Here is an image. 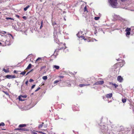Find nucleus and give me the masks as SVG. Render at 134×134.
I'll list each match as a JSON object with an SVG mask.
<instances>
[{
    "label": "nucleus",
    "mask_w": 134,
    "mask_h": 134,
    "mask_svg": "<svg viewBox=\"0 0 134 134\" xmlns=\"http://www.w3.org/2000/svg\"><path fill=\"white\" fill-rule=\"evenodd\" d=\"M131 29L130 28H127L125 30V31L126 32H130L131 31Z\"/></svg>",
    "instance_id": "nucleus-16"
},
{
    "label": "nucleus",
    "mask_w": 134,
    "mask_h": 134,
    "mask_svg": "<svg viewBox=\"0 0 134 134\" xmlns=\"http://www.w3.org/2000/svg\"><path fill=\"white\" fill-rule=\"evenodd\" d=\"M133 111H134V110H133Z\"/></svg>",
    "instance_id": "nucleus-56"
},
{
    "label": "nucleus",
    "mask_w": 134,
    "mask_h": 134,
    "mask_svg": "<svg viewBox=\"0 0 134 134\" xmlns=\"http://www.w3.org/2000/svg\"><path fill=\"white\" fill-rule=\"evenodd\" d=\"M2 33L3 34H5L6 33V32L5 31H3Z\"/></svg>",
    "instance_id": "nucleus-34"
},
{
    "label": "nucleus",
    "mask_w": 134,
    "mask_h": 134,
    "mask_svg": "<svg viewBox=\"0 0 134 134\" xmlns=\"http://www.w3.org/2000/svg\"><path fill=\"white\" fill-rule=\"evenodd\" d=\"M29 7H30V6L28 5L27 6V7H26L24 8V11H26L27 10V9H28Z\"/></svg>",
    "instance_id": "nucleus-15"
},
{
    "label": "nucleus",
    "mask_w": 134,
    "mask_h": 134,
    "mask_svg": "<svg viewBox=\"0 0 134 134\" xmlns=\"http://www.w3.org/2000/svg\"><path fill=\"white\" fill-rule=\"evenodd\" d=\"M26 126V125L25 124H22L20 125L19 126V127H24Z\"/></svg>",
    "instance_id": "nucleus-14"
},
{
    "label": "nucleus",
    "mask_w": 134,
    "mask_h": 134,
    "mask_svg": "<svg viewBox=\"0 0 134 134\" xmlns=\"http://www.w3.org/2000/svg\"><path fill=\"white\" fill-rule=\"evenodd\" d=\"M114 17L115 19L116 20H118L120 21H122L125 20L124 19L121 18L119 15H115Z\"/></svg>",
    "instance_id": "nucleus-3"
},
{
    "label": "nucleus",
    "mask_w": 134,
    "mask_h": 134,
    "mask_svg": "<svg viewBox=\"0 0 134 134\" xmlns=\"http://www.w3.org/2000/svg\"><path fill=\"white\" fill-rule=\"evenodd\" d=\"M130 34V32H126V35L127 36H128Z\"/></svg>",
    "instance_id": "nucleus-23"
},
{
    "label": "nucleus",
    "mask_w": 134,
    "mask_h": 134,
    "mask_svg": "<svg viewBox=\"0 0 134 134\" xmlns=\"http://www.w3.org/2000/svg\"><path fill=\"white\" fill-rule=\"evenodd\" d=\"M5 43L6 45H9L10 44L9 43V41H8L7 40H6L5 41Z\"/></svg>",
    "instance_id": "nucleus-11"
},
{
    "label": "nucleus",
    "mask_w": 134,
    "mask_h": 134,
    "mask_svg": "<svg viewBox=\"0 0 134 134\" xmlns=\"http://www.w3.org/2000/svg\"><path fill=\"white\" fill-rule=\"evenodd\" d=\"M23 18L25 20H26L27 19V18L25 16H23Z\"/></svg>",
    "instance_id": "nucleus-31"
},
{
    "label": "nucleus",
    "mask_w": 134,
    "mask_h": 134,
    "mask_svg": "<svg viewBox=\"0 0 134 134\" xmlns=\"http://www.w3.org/2000/svg\"><path fill=\"white\" fill-rule=\"evenodd\" d=\"M60 49H62V48H61Z\"/></svg>",
    "instance_id": "nucleus-55"
},
{
    "label": "nucleus",
    "mask_w": 134,
    "mask_h": 134,
    "mask_svg": "<svg viewBox=\"0 0 134 134\" xmlns=\"http://www.w3.org/2000/svg\"><path fill=\"white\" fill-rule=\"evenodd\" d=\"M3 92L6 94H7V95H8V93H7V92L5 91Z\"/></svg>",
    "instance_id": "nucleus-38"
},
{
    "label": "nucleus",
    "mask_w": 134,
    "mask_h": 134,
    "mask_svg": "<svg viewBox=\"0 0 134 134\" xmlns=\"http://www.w3.org/2000/svg\"><path fill=\"white\" fill-rule=\"evenodd\" d=\"M86 6L85 7L84 9V12H85L86 10Z\"/></svg>",
    "instance_id": "nucleus-33"
},
{
    "label": "nucleus",
    "mask_w": 134,
    "mask_h": 134,
    "mask_svg": "<svg viewBox=\"0 0 134 134\" xmlns=\"http://www.w3.org/2000/svg\"><path fill=\"white\" fill-rule=\"evenodd\" d=\"M28 81H26L25 82V84L26 85H27L28 83Z\"/></svg>",
    "instance_id": "nucleus-39"
},
{
    "label": "nucleus",
    "mask_w": 134,
    "mask_h": 134,
    "mask_svg": "<svg viewBox=\"0 0 134 134\" xmlns=\"http://www.w3.org/2000/svg\"><path fill=\"white\" fill-rule=\"evenodd\" d=\"M60 31V28L59 27H55L54 28V36H56L57 34L58 33L61 34Z\"/></svg>",
    "instance_id": "nucleus-2"
},
{
    "label": "nucleus",
    "mask_w": 134,
    "mask_h": 134,
    "mask_svg": "<svg viewBox=\"0 0 134 134\" xmlns=\"http://www.w3.org/2000/svg\"><path fill=\"white\" fill-rule=\"evenodd\" d=\"M47 79V76H44L42 77V79L44 80H46Z\"/></svg>",
    "instance_id": "nucleus-18"
},
{
    "label": "nucleus",
    "mask_w": 134,
    "mask_h": 134,
    "mask_svg": "<svg viewBox=\"0 0 134 134\" xmlns=\"http://www.w3.org/2000/svg\"><path fill=\"white\" fill-rule=\"evenodd\" d=\"M94 40H95L96 41H97V40L95 39H94Z\"/></svg>",
    "instance_id": "nucleus-52"
},
{
    "label": "nucleus",
    "mask_w": 134,
    "mask_h": 134,
    "mask_svg": "<svg viewBox=\"0 0 134 134\" xmlns=\"http://www.w3.org/2000/svg\"><path fill=\"white\" fill-rule=\"evenodd\" d=\"M31 64H30L28 66L27 68L26 69H30L31 67Z\"/></svg>",
    "instance_id": "nucleus-17"
},
{
    "label": "nucleus",
    "mask_w": 134,
    "mask_h": 134,
    "mask_svg": "<svg viewBox=\"0 0 134 134\" xmlns=\"http://www.w3.org/2000/svg\"><path fill=\"white\" fill-rule=\"evenodd\" d=\"M30 72H28L26 74V75H27Z\"/></svg>",
    "instance_id": "nucleus-46"
},
{
    "label": "nucleus",
    "mask_w": 134,
    "mask_h": 134,
    "mask_svg": "<svg viewBox=\"0 0 134 134\" xmlns=\"http://www.w3.org/2000/svg\"><path fill=\"white\" fill-rule=\"evenodd\" d=\"M43 123L42 122V124L38 126L39 128H41L43 126Z\"/></svg>",
    "instance_id": "nucleus-21"
},
{
    "label": "nucleus",
    "mask_w": 134,
    "mask_h": 134,
    "mask_svg": "<svg viewBox=\"0 0 134 134\" xmlns=\"http://www.w3.org/2000/svg\"><path fill=\"white\" fill-rule=\"evenodd\" d=\"M40 58H38L37 59H38V60H39V59H40Z\"/></svg>",
    "instance_id": "nucleus-48"
},
{
    "label": "nucleus",
    "mask_w": 134,
    "mask_h": 134,
    "mask_svg": "<svg viewBox=\"0 0 134 134\" xmlns=\"http://www.w3.org/2000/svg\"><path fill=\"white\" fill-rule=\"evenodd\" d=\"M1 13L0 12V13Z\"/></svg>",
    "instance_id": "nucleus-57"
},
{
    "label": "nucleus",
    "mask_w": 134,
    "mask_h": 134,
    "mask_svg": "<svg viewBox=\"0 0 134 134\" xmlns=\"http://www.w3.org/2000/svg\"><path fill=\"white\" fill-rule=\"evenodd\" d=\"M112 85H113L115 87V88H116L118 86V85H116L115 83H113L112 84Z\"/></svg>",
    "instance_id": "nucleus-26"
},
{
    "label": "nucleus",
    "mask_w": 134,
    "mask_h": 134,
    "mask_svg": "<svg viewBox=\"0 0 134 134\" xmlns=\"http://www.w3.org/2000/svg\"><path fill=\"white\" fill-rule=\"evenodd\" d=\"M8 35L9 36V37H10V36H11V37H12V38L13 39V37L12 35H11V34H10L9 33H8Z\"/></svg>",
    "instance_id": "nucleus-27"
},
{
    "label": "nucleus",
    "mask_w": 134,
    "mask_h": 134,
    "mask_svg": "<svg viewBox=\"0 0 134 134\" xmlns=\"http://www.w3.org/2000/svg\"><path fill=\"white\" fill-rule=\"evenodd\" d=\"M104 83L103 81H99L95 83L94 85H102Z\"/></svg>",
    "instance_id": "nucleus-6"
},
{
    "label": "nucleus",
    "mask_w": 134,
    "mask_h": 134,
    "mask_svg": "<svg viewBox=\"0 0 134 134\" xmlns=\"http://www.w3.org/2000/svg\"><path fill=\"white\" fill-rule=\"evenodd\" d=\"M39 132L40 133H42L43 134H46V133H43V132Z\"/></svg>",
    "instance_id": "nucleus-41"
},
{
    "label": "nucleus",
    "mask_w": 134,
    "mask_h": 134,
    "mask_svg": "<svg viewBox=\"0 0 134 134\" xmlns=\"http://www.w3.org/2000/svg\"><path fill=\"white\" fill-rule=\"evenodd\" d=\"M43 27V25H42L41 24V25L40 26V28L41 29V28Z\"/></svg>",
    "instance_id": "nucleus-43"
},
{
    "label": "nucleus",
    "mask_w": 134,
    "mask_h": 134,
    "mask_svg": "<svg viewBox=\"0 0 134 134\" xmlns=\"http://www.w3.org/2000/svg\"><path fill=\"white\" fill-rule=\"evenodd\" d=\"M6 19L8 20H9V19H10V20H14V19L13 18H9V17H6Z\"/></svg>",
    "instance_id": "nucleus-20"
},
{
    "label": "nucleus",
    "mask_w": 134,
    "mask_h": 134,
    "mask_svg": "<svg viewBox=\"0 0 134 134\" xmlns=\"http://www.w3.org/2000/svg\"><path fill=\"white\" fill-rule=\"evenodd\" d=\"M6 77L9 79L14 78H15L16 77L14 75H7L6 76Z\"/></svg>",
    "instance_id": "nucleus-5"
},
{
    "label": "nucleus",
    "mask_w": 134,
    "mask_h": 134,
    "mask_svg": "<svg viewBox=\"0 0 134 134\" xmlns=\"http://www.w3.org/2000/svg\"><path fill=\"white\" fill-rule=\"evenodd\" d=\"M53 68H55L57 69H58L59 68V66H58L57 65H54L53 66Z\"/></svg>",
    "instance_id": "nucleus-13"
},
{
    "label": "nucleus",
    "mask_w": 134,
    "mask_h": 134,
    "mask_svg": "<svg viewBox=\"0 0 134 134\" xmlns=\"http://www.w3.org/2000/svg\"><path fill=\"white\" fill-rule=\"evenodd\" d=\"M132 30V31H134V29H133Z\"/></svg>",
    "instance_id": "nucleus-51"
},
{
    "label": "nucleus",
    "mask_w": 134,
    "mask_h": 134,
    "mask_svg": "<svg viewBox=\"0 0 134 134\" xmlns=\"http://www.w3.org/2000/svg\"><path fill=\"white\" fill-rule=\"evenodd\" d=\"M26 72V71H25L22 72L20 73V74H21L22 75H24L25 74Z\"/></svg>",
    "instance_id": "nucleus-22"
},
{
    "label": "nucleus",
    "mask_w": 134,
    "mask_h": 134,
    "mask_svg": "<svg viewBox=\"0 0 134 134\" xmlns=\"http://www.w3.org/2000/svg\"><path fill=\"white\" fill-rule=\"evenodd\" d=\"M16 16L18 18H19V16L18 15H16Z\"/></svg>",
    "instance_id": "nucleus-47"
},
{
    "label": "nucleus",
    "mask_w": 134,
    "mask_h": 134,
    "mask_svg": "<svg viewBox=\"0 0 134 134\" xmlns=\"http://www.w3.org/2000/svg\"><path fill=\"white\" fill-rule=\"evenodd\" d=\"M82 32L81 31L79 32L77 34V36L79 38H81L82 39H83L84 40H86V39L85 38V37L82 35H80L82 34Z\"/></svg>",
    "instance_id": "nucleus-4"
},
{
    "label": "nucleus",
    "mask_w": 134,
    "mask_h": 134,
    "mask_svg": "<svg viewBox=\"0 0 134 134\" xmlns=\"http://www.w3.org/2000/svg\"><path fill=\"white\" fill-rule=\"evenodd\" d=\"M94 18L96 20H98L99 19V17H95Z\"/></svg>",
    "instance_id": "nucleus-25"
},
{
    "label": "nucleus",
    "mask_w": 134,
    "mask_h": 134,
    "mask_svg": "<svg viewBox=\"0 0 134 134\" xmlns=\"http://www.w3.org/2000/svg\"><path fill=\"white\" fill-rule=\"evenodd\" d=\"M40 87H38V88H37V89L35 91V92H36L37 91H38L40 89Z\"/></svg>",
    "instance_id": "nucleus-35"
},
{
    "label": "nucleus",
    "mask_w": 134,
    "mask_h": 134,
    "mask_svg": "<svg viewBox=\"0 0 134 134\" xmlns=\"http://www.w3.org/2000/svg\"><path fill=\"white\" fill-rule=\"evenodd\" d=\"M65 48H66V46H65Z\"/></svg>",
    "instance_id": "nucleus-54"
},
{
    "label": "nucleus",
    "mask_w": 134,
    "mask_h": 134,
    "mask_svg": "<svg viewBox=\"0 0 134 134\" xmlns=\"http://www.w3.org/2000/svg\"><path fill=\"white\" fill-rule=\"evenodd\" d=\"M17 130H21L22 131H27V129H18Z\"/></svg>",
    "instance_id": "nucleus-12"
},
{
    "label": "nucleus",
    "mask_w": 134,
    "mask_h": 134,
    "mask_svg": "<svg viewBox=\"0 0 134 134\" xmlns=\"http://www.w3.org/2000/svg\"><path fill=\"white\" fill-rule=\"evenodd\" d=\"M117 80L119 82H121L122 81L123 79L121 76H119L117 77Z\"/></svg>",
    "instance_id": "nucleus-7"
},
{
    "label": "nucleus",
    "mask_w": 134,
    "mask_h": 134,
    "mask_svg": "<svg viewBox=\"0 0 134 134\" xmlns=\"http://www.w3.org/2000/svg\"><path fill=\"white\" fill-rule=\"evenodd\" d=\"M111 6L114 8H117L119 6L117 0H108Z\"/></svg>",
    "instance_id": "nucleus-1"
},
{
    "label": "nucleus",
    "mask_w": 134,
    "mask_h": 134,
    "mask_svg": "<svg viewBox=\"0 0 134 134\" xmlns=\"http://www.w3.org/2000/svg\"><path fill=\"white\" fill-rule=\"evenodd\" d=\"M5 125V124L4 123L2 122L0 123V126H4Z\"/></svg>",
    "instance_id": "nucleus-24"
},
{
    "label": "nucleus",
    "mask_w": 134,
    "mask_h": 134,
    "mask_svg": "<svg viewBox=\"0 0 134 134\" xmlns=\"http://www.w3.org/2000/svg\"><path fill=\"white\" fill-rule=\"evenodd\" d=\"M14 73H16V70H15L14 71Z\"/></svg>",
    "instance_id": "nucleus-42"
},
{
    "label": "nucleus",
    "mask_w": 134,
    "mask_h": 134,
    "mask_svg": "<svg viewBox=\"0 0 134 134\" xmlns=\"http://www.w3.org/2000/svg\"><path fill=\"white\" fill-rule=\"evenodd\" d=\"M41 24L42 25L43 24V21L42 20L41 21Z\"/></svg>",
    "instance_id": "nucleus-45"
},
{
    "label": "nucleus",
    "mask_w": 134,
    "mask_h": 134,
    "mask_svg": "<svg viewBox=\"0 0 134 134\" xmlns=\"http://www.w3.org/2000/svg\"><path fill=\"white\" fill-rule=\"evenodd\" d=\"M1 36L2 37H4V38H7V37L6 35L4 36L1 35Z\"/></svg>",
    "instance_id": "nucleus-32"
},
{
    "label": "nucleus",
    "mask_w": 134,
    "mask_h": 134,
    "mask_svg": "<svg viewBox=\"0 0 134 134\" xmlns=\"http://www.w3.org/2000/svg\"><path fill=\"white\" fill-rule=\"evenodd\" d=\"M59 81V80H56L54 82V84H55V83H57Z\"/></svg>",
    "instance_id": "nucleus-28"
},
{
    "label": "nucleus",
    "mask_w": 134,
    "mask_h": 134,
    "mask_svg": "<svg viewBox=\"0 0 134 134\" xmlns=\"http://www.w3.org/2000/svg\"><path fill=\"white\" fill-rule=\"evenodd\" d=\"M105 127V126L104 125H103L102 126H101V129L102 130V131L103 132H105V131L106 130Z\"/></svg>",
    "instance_id": "nucleus-8"
},
{
    "label": "nucleus",
    "mask_w": 134,
    "mask_h": 134,
    "mask_svg": "<svg viewBox=\"0 0 134 134\" xmlns=\"http://www.w3.org/2000/svg\"><path fill=\"white\" fill-rule=\"evenodd\" d=\"M59 77L60 78H64V76H59Z\"/></svg>",
    "instance_id": "nucleus-37"
},
{
    "label": "nucleus",
    "mask_w": 134,
    "mask_h": 134,
    "mask_svg": "<svg viewBox=\"0 0 134 134\" xmlns=\"http://www.w3.org/2000/svg\"><path fill=\"white\" fill-rule=\"evenodd\" d=\"M1 44V43L0 42V44Z\"/></svg>",
    "instance_id": "nucleus-53"
},
{
    "label": "nucleus",
    "mask_w": 134,
    "mask_h": 134,
    "mask_svg": "<svg viewBox=\"0 0 134 134\" xmlns=\"http://www.w3.org/2000/svg\"><path fill=\"white\" fill-rule=\"evenodd\" d=\"M127 0H121L122 2H124L126 1Z\"/></svg>",
    "instance_id": "nucleus-40"
},
{
    "label": "nucleus",
    "mask_w": 134,
    "mask_h": 134,
    "mask_svg": "<svg viewBox=\"0 0 134 134\" xmlns=\"http://www.w3.org/2000/svg\"><path fill=\"white\" fill-rule=\"evenodd\" d=\"M122 101L123 103H125L126 102V99L125 98H123L122 99Z\"/></svg>",
    "instance_id": "nucleus-19"
},
{
    "label": "nucleus",
    "mask_w": 134,
    "mask_h": 134,
    "mask_svg": "<svg viewBox=\"0 0 134 134\" xmlns=\"http://www.w3.org/2000/svg\"><path fill=\"white\" fill-rule=\"evenodd\" d=\"M29 81L30 82H31L34 81V80L32 79H30L29 80Z\"/></svg>",
    "instance_id": "nucleus-30"
},
{
    "label": "nucleus",
    "mask_w": 134,
    "mask_h": 134,
    "mask_svg": "<svg viewBox=\"0 0 134 134\" xmlns=\"http://www.w3.org/2000/svg\"><path fill=\"white\" fill-rule=\"evenodd\" d=\"M19 99L20 100L22 101L23 100L22 99H21L20 96H19Z\"/></svg>",
    "instance_id": "nucleus-29"
},
{
    "label": "nucleus",
    "mask_w": 134,
    "mask_h": 134,
    "mask_svg": "<svg viewBox=\"0 0 134 134\" xmlns=\"http://www.w3.org/2000/svg\"><path fill=\"white\" fill-rule=\"evenodd\" d=\"M33 70V69L31 70L30 72L32 71Z\"/></svg>",
    "instance_id": "nucleus-50"
},
{
    "label": "nucleus",
    "mask_w": 134,
    "mask_h": 134,
    "mask_svg": "<svg viewBox=\"0 0 134 134\" xmlns=\"http://www.w3.org/2000/svg\"><path fill=\"white\" fill-rule=\"evenodd\" d=\"M38 59H37L36 60V62H37V61H38Z\"/></svg>",
    "instance_id": "nucleus-49"
},
{
    "label": "nucleus",
    "mask_w": 134,
    "mask_h": 134,
    "mask_svg": "<svg viewBox=\"0 0 134 134\" xmlns=\"http://www.w3.org/2000/svg\"><path fill=\"white\" fill-rule=\"evenodd\" d=\"M90 85L89 84H80L79 85V86L80 87H82L83 86H88Z\"/></svg>",
    "instance_id": "nucleus-9"
},
{
    "label": "nucleus",
    "mask_w": 134,
    "mask_h": 134,
    "mask_svg": "<svg viewBox=\"0 0 134 134\" xmlns=\"http://www.w3.org/2000/svg\"><path fill=\"white\" fill-rule=\"evenodd\" d=\"M3 71H4V72H6V70L5 69H3Z\"/></svg>",
    "instance_id": "nucleus-44"
},
{
    "label": "nucleus",
    "mask_w": 134,
    "mask_h": 134,
    "mask_svg": "<svg viewBox=\"0 0 134 134\" xmlns=\"http://www.w3.org/2000/svg\"><path fill=\"white\" fill-rule=\"evenodd\" d=\"M35 85H33L31 87V89H32L33 88L35 87Z\"/></svg>",
    "instance_id": "nucleus-36"
},
{
    "label": "nucleus",
    "mask_w": 134,
    "mask_h": 134,
    "mask_svg": "<svg viewBox=\"0 0 134 134\" xmlns=\"http://www.w3.org/2000/svg\"><path fill=\"white\" fill-rule=\"evenodd\" d=\"M112 94L110 93L107 94L106 95V97L107 98H110L112 97Z\"/></svg>",
    "instance_id": "nucleus-10"
}]
</instances>
